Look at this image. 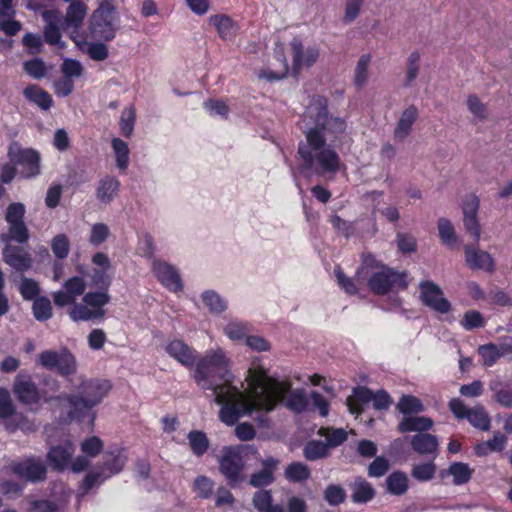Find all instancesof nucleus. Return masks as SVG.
Instances as JSON below:
<instances>
[{"label": "nucleus", "instance_id": "5701e85b", "mask_svg": "<svg viewBox=\"0 0 512 512\" xmlns=\"http://www.w3.org/2000/svg\"><path fill=\"white\" fill-rule=\"evenodd\" d=\"M291 48L293 51L294 69L297 71L304 66H312L319 57V50L317 48L309 47L306 51H303V46L299 39H293Z\"/></svg>", "mask_w": 512, "mask_h": 512}, {"label": "nucleus", "instance_id": "6e6d98bb", "mask_svg": "<svg viewBox=\"0 0 512 512\" xmlns=\"http://www.w3.org/2000/svg\"><path fill=\"white\" fill-rule=\"evenodd\" d=\"M51 250L58 260L66 258L70 252V241L65 234H57L51 241Z\"/></svg>", "mask_w": 512, "mask_h": 512}, {"label": "nucleus", "instance_id": "dca6fc26", "mask_svg": "<svg viewBox=\"0 0 512 512\" xmlns=\"http://www.w3.org/2000/svg\"><path fill=\"white\" fill-rule=\"evenodd\" d=\"M420 299L430 309L446 314L451 309L450 302L443 296L442 289L432 281H422L419 284Z\"/></svg>", "mask_w": 512, "mask_h": 512}, {"label": "nucleus", "instance_id": "1a4fd4ad", "mask_svg": "<svg viewBox=\"0 0 512 512\" xmlns=\"http://www.w3.org/2000/svg\"><path fill=\"white\" fill-rule=\"evenodd\" d=\"M40 365L46 369H56L62 376H69L77 369L76 359L66 348L60 351L45 350L38 355Z\"/></svg>", "mask_w": 512, "mask_h": 512}, {"label": "nucleus", "instance_id": "7c9ffc66", "mask_svg": "<svg viewBox=\"0 0 512 512\" xmlns=\"http://www.w3.org/2000/svg\"><path fill=\"white\" fill-rule=\"evenodd\" d=\"M23 94L28 101L33 102L42 110H48L53 105L51 95L38 85L31 84L27 86Z\"/></svg>", "mask_w": 512, "mask_h": 512}, {"label": "nucleus", "instance_id": "ddd939ff", "mask_svg": "<svg viewBox=\"0 0 512 512\" xmlns=\"http://www.w3.org/2000/svg\"><path fill=\"white\" fill-rule=\"evenodd\" d=\"M126 462V457L118 451L117 454L107 455L103 466L89 472L83 480L82 488L84 492L89 491L95 484L101 483L112 475L119 473Z\"/></svg>", "mask_w": 512, "mask_h": 512}, {"label": "nucleus", "instance_id": "6ab92c4d", "mask_svg": "<svg viewBox=\"0 0 512 512\" xmlns=\"http://www.w3.org/2000/svg\"><path fill=\"white\" fill-rule=\"evenodd\" d=\"M11 470L31 482L42 481L46 477V467L41 459L27 458L20 462H13Z\"/></svg>", "mask_w": 512, "mask_h": 512}, {"label": "nucleus", "instance_id": "ea45409f", "mask_svg": "<svg viewBox=\"0 0 512 512\" xmlns=\"http://www.w3.org/2000/svg\"><path fill=\"white\" fill-rule=\"evenodd\" d=\"M352 500L355 503H365L370 501L375 494V491L370 483L364 479H357L353 486Z\"/></svg>", "mask_w": 512, "mask_h": 512}, {"label": "nucleus", "instance_id": "f257e3e1", "mask_svg": "<svg viewBox=\"0 0 512 512\" xmlns=\"http://www.w3.org/2000/svg\"><path fill=\"white\" fill-rule=\"evenodd\" d=\"M230 360L222 349L207 351L196 363L195 382L204 390H211L215 402L221 404L219 417L232 426L242 416L240 409L248 398V388L241 391L233 385V374L229 369Z\"/></svg>", "mask_w": 512, "mask_h": 512}, {"label": "nucleus", "instance_id": "37998d69", "mask_svg": "<svg viewBox=\"0 0 512 512\" xmlns=\"http://www.w3.org/2000/svg\"><path fill=\"white\" fill-rule=\"evenodd\" d=\"M437 466L433 460L413 465L411 476L419 482H427L434 478Z\"/></svg>", "mask_w": 512, "mask_h": 512}, {"label": "nucleus", "instance_id": "f03ea898", "mask_svg": "<svg viewBox=\"0 0 512 512\" xmlns=\"http://www.w3.org/2000/svg\"><path fill=\"white\" fill-rule=\"evenodd\" d=\"M248 398L240 406L242 415H250L254 411L268 414L279 403L293 413L300 414L308 408L309 400L303 389H292L290 380H279L268 374V371L253 364L246 376Z\"/></svg>", "mask_w": 512, "mask_h": 512}, {"label": "nucleus", "instance_id": "774afa93", "mask_svg": "<svg viewBox=\"0 0 512 512\" xmlns=\"http://www.w3.org/2000/svg\"><path fill=\"white\" fill-rule=\"evenodd\" d=\"M204 108L211 116L227 118L229 113L228 105L222 100L209 99L203 103Z\"/></svg>", "mask_w": 512, "mask_h": 512}, {"label": "nucleus", "instance_id": "4c0bfd02", "mask_svg": "<svg viewBox=\"0 0 512 512\" xmlns=\"http://www.w3.org/2000/svg\"><path fill=\"white\" fill-rule=\"evenodd\" d=\"M115 154L116 166L120 171H126L129 166L130 150L128 144L120 138H113L111 141Z\"/></svg>", "mask_w": 512, "mask_h": 512}, {"label": "nucleus", "instance_id": "c756f323", "mask_svg": "<svg viewBox=\"0 0 512 512\" xmlns=\"http://www.w3.org/2000/svg\"><path fill=\"white\" fill-rule=\"evenodd\" d=\"M373 392L364 386L354 388L353 395L347 398V406L352 414H361L363 405L372 402Z\"/></svg>", "mask_w": 512, "mask_h": 512}, {"label": "nucleus", "instance_id": "3c124183", "mask_svg": "<svg viewBox=\"0 0 512 512\" xmlns=\"http://www.w3.org/2000/svg\"><path fill=\"white\" fill-rule=\"evenodd\" d=\"M318 434L325 437V444L328 445V449L341 445L347 439V433L342 428H320Z\"/></svg>", "mask_w": 512, "mask_h": 512}, {"label": "nucleus", "instance_id": "a878e982", "mask_svg": "<svg viewBox=\"0 0 512 512\" xmlns=\"http://www.w3.org/2000/svg\"><path fill=\"white\" fill-rule=\"evenodd\" d=\"M209 23L215 27L219 37L223 40H232L237 34V24L227 15H212L209 17Z\"/></svg>", "mask_w": 512, "mask_h": 512}, {"label": "nucleus", "instance_id": "338daca9", "mask_svg": "<svg viewBox=\"0 0 512 512\" xmlns=\"http://www.w3.org/2000/svg\"><path fill=\"white\" fill-rule=\"evenodd\" d=\"M14 413L15 408L9 391L0 387V419L7 421Z\"/></svg>", "mask_w": 512, "mask_h": 512}, {"label": "nucleus", "instance_id": "393cba45", "mask_svg": "<svg viewBox=\"0 0 512 512\" xmlns=\"http://www.w3.org/2000/svg\"><path fill=\"white\" fill-rule=\"evenodd\" d=\"M465 261L471 269L492 270L493 259L491 255L472 246H465Z\"/></svg>", "mask_w": 512, "mask_h": 512}, {"label": "nucleus", "instance_id": "58836bf2", "mask_svg": "<svg viewBox=\"0 0 512 512\" xmlns=\"http://www.w3.org/2000/svg\"><path fill=\"white\" fill-rule=\"evenodd\" d=\"M224 334L233 341L246 338L250 332V325L247 322L237 319L230 320L223 329Z\"/></svg>", "mask_w": 512, "mask_h": 512}, {"label": "nucleus", "instance_id": "473e14b6", "mask_svg": "<svg viewBox=\"0 0 512 512\" xmlns=\"http://www.w3.org/2000/svg\"><path fill=\"white\" fill-rule=\"evenodd\" d=\"M472 472L473 470L468 464L463 462H454L448 469L441 471V477L444 478L446 476H452L453 483L459 486L469 482L472 477Z\"/></svg>", "mask_w": 512, "mask_h": 512}, {"label": "nucleus", "instance_id": "b1692460", "mask_svg": "<svg viewBox=\"0 0 512 512\" xmlns=\"http://www.w3.org/2000/svg\"><path fill=\"white\" fill-rule=\"evenodd\" d=\"M120 181L112 175L102 177L96 188V198L103 204L111 203L118 195Z\"/></svg>", "mask_w": 512, "mask_h": 512}, {"label": "nucleus", "instance_id": "a211bd4d", "mask_svg": "<svg viewBox=\"0 0 512 512\" xmlns=\"http://www.w3.org/2000/svg\"><path fill=\"white\" fill-rule=\"evenodd\" d=\"M152 270L158 281L172 292H179L183 289V283L178 270L168 262L154 260Z\"/></svg>", "mask_w": 512, "mask_h": 512}, {"label": "nucleus", "instance_id": "49530a36", "mask_svg": "<svg viewBox=\"0 0 512 512\" xmlns=\"http://www.w3.org/2000/svg\"><path fill=\"white\" fill-rule=\"evenodd\" d=\"M387 489L394 495H402L408 489V477L403 472H394L386 480Z\"/></svg>", "mask_w": 512, "mask_h": 512}, {"label": "nucleus", "instance_id": "4d7b16f0", "mask_svg": "<svg viewBox=\"0 0 512 512\" xmlns=\"http://www.w3.org/2000/svg\"><path fill=\"white\" fill-rule=\"evenodd\" d=\"M135 123V109L130 106L126 107L121 112L120 117V130L123 136L129 138L134 130Z\"/></svg>", "mask_w": 512, "mask_h": 512}, {"label": "nucleus", "instance_id": "39448f33", "mask_svg": "<svg viewBox=\"0 0 512 512\" xmlns=\"http://www.w3.org/2000/svg\"><path fill=\"white\" fill-rule=\"evenodd\" d=\"M110 300L111 297L106 291H89L83 295L81 303L70 308L69 317L75 322L100 320L105 315L104 306Z\"/></svg>", "mask_w": 512, "mask_h": 512}, {"label": "nucleus", "instance_id": "864d4df0", "mask_svg": "<svg viewBox=\"0 0 512 512\" xmlns=\"http://www.w3.org/2000/svg\"><path fill=\"white\" fill-rule=\"evenodd\" d=\"M33 315L38 321H46L52 317L51 302L47 297H38L32 306Z\"/></svg>", "mask_w": 512, "mask_h": 512}, {"label": "nucleus", "instance_id": "f8f14e48", "mask_svg": "<svg viewBox=\"0 0 512 512\" xmlns=\"http://www.w3.org/2000/svg\"><path fill=\"white\" fill-rule=\"evenodd\" d=\"M13 392L17 400L30 411L36 412L39 409L43 394L29 376L18 374L13 383Z\"/></svg>", "mask_w": 512, "mask_h": 512}, {"label": "nucleus", "instance_id": "052dcab7", "mask_svg": "<svg viewBox=\"0 0 512 512\" xmlns=\"http://www.w3.org/2000/svg\"><path fill=\"white\" fill-rule=\"evenodd\" d=\"M110 235L109 227L104 223H95L91 227L89 243L99 246L104 243Z\"/></svg>", "mask_w": 512, "mask_h": 512}, {"label": "nucleus", "instance_id": "9b49d317", "mask_svg": "<svg viewBox=\"0 0 512 512\" xmlns=\"http://www.w3.org/2000/svg\"><path fill=\"white\" fill-rule=\"evenodd\" d=\"M407 274L384 268L374 273L368 280V286L377 295H384L392 289H406Z\"/></svg>", "mask_w": 512, "mask_h": 512}, {"label": "nucleus", "instance_id": "a18cd8bd", "mask_svg": "<svg viewBox=\"0 0 512 512\" xmlns=\"http://www.w3.org/2000/svg\"><path fill=\"white\" fill-rule=\"evenodd\" d=\"M371 62L370 54H363L357 61L354 72V84L357 88H362L368 80V68Z\"/></svg>", "mask_w": 512, "mask_h": 512}, {"label": "nucleus", "instance_id": "69168bd1", "mask_svg": "<svg viewBox=\"0 0 512 512\" xmlns=\"http://www.w3.org/2000/svg\"><path fill=\"white\" fill-rule=\"evenodd\" d=\"M90 279L93 287L98 290L108 292L112 281L111 277L107 274V271H104L103 269H93Z\"/></svg>", "mask_w": 512, "mask_h": 512}, {"label": "nucleus", "instance_id": "4be33fe9", "mask_svg": "<svg viewBox=\"0 0 512 512\" xmlns=\"http://www.w3.org/2000/svg\"><path fill=\"white\" fill-rule=\"evenodd\" d=\"M165 351L185 367H192L195 363V350L179 339L170 341Z\"/></svg>", "mask_w": 512, "mask_h": 512}, {"label": "nucleus", "instance_id": "9d476101", "mask_svg": "<svg viewBox=\"0 0 512 512\" xmlns=\"http://www.w3.org/2000/svg\"><path fill=\"white\" fill-rule=\"evenodd\" d=\"M8 156L15 165L21 167L20 173L25 178L37 176L40 173V156L37 151L22 148L13 142L8 149Z\"/></svg>", "mask_w": 512, "mask_h": 512}, {"label": "nucleus", "instance_id": "0eeeda50", "mask_svg": "<svg viewBox=\"0 0 512 512\" xmlns=\"http://www.w3.org/2000/svg\"><path fill=\"white\" fill-rule=\"evenodd\" d=\"M306 114L313 121L315 126L311 129H318L330 134L341 135L346 130V121L341 117L330 116L327 108V101L321 96L314 97L307 107Z\"/></svg>", "mask_w": 512, "mask_h": 512}, {"label": "nucleus", "instance_id": "7ed1b4c3", "mask_svg": "<svg viewBox=\"0 0 512 512\" xmlns=\"http://www.w3.org/2000/svg\"><path fill=\"white\" fill-rule=\"evenodd\" d=\"M306 143H300L298 154L302 159L299 171L309 176L313 170L317 175H334L340 167V157L327 145L324 134L318 129L306 131Z\"/></svg>", "mask_w": 512, "mask_h": 512}, {"label": "nucleus", "instance_id": "c03bdc74", "mask_svg": "<svg viewBox=\"0 0 512 512\" xmlns=\"http://www.w3.org/2000/svg\"><path fill=\"white\" fill-rule=\"evenodd\" d=\"M477 353L481 357L482 365L485 367H492L501 358L497 344L492 342L480 345Z\"/></svg>", "mask_w": 512, "mask_h": 512}, {"label": "nucleus", "instance_id": "bb28decb", "mask_svg": "<svg viewBox=\"0 0 512 512\" xmlns=\"http://www.w3.org/2000/svg\"><path fill=\"white\" fill-rule=\"evenodd\" d=\"M433 426V420L426 416H406L398 424L401 433L417 432L427 433Z\"/></svg>", "mask_w": 512, "mask_h": 512}, {"label": "nucleus", "instance_id": "de8ad7c7", "mask_svg": "<svg viewBox=\"0 0 512 512\" xmlns=\"http://www.w3.org/2000/svg\"><path fill=\"white\" fill-rule=\"evenodd\" d=\"M6 428L10 431L20 429L24 432H33L36 430L34 422L30 421L22 413L15 412L5 423Z\"/></svg>", "mask_w": 512, "mask_h": 512}, {"label": "nucleus", "instance_id": "412c9836", "mask_svg": "<svg viewBox=\"0 0 512 512\" xmlns=\"http://www.w3.org/2000/svg\"><path fill=\"white\" fill-rule=\"evenodd\" d=\"M410 445L414 452L434 460L439 453V441L435 435L417 433L410 438Z\"/></svg>", "mask_w": 512, "mask_h": 512}, {"label": "nucleus", "instance_id": "0e129e2a", "mask_svg": "<svg viewBox=\"0 0 512 512\" xmlns=\"http://www.w3.org/2000/svg\"><path fill=\"white\" fill-rule=\"evenodd\" d=\"M19 290L25 300H35L40 292V287L35 280L23 277L20 282Z\"/></svg>", "mask_w": 512, "mask_h": 512}, {"label": "nucleus", "instance_id": "2f4dec72", "mask_svg": "<svg viewBox=\"0 0 512 512\" xmlns=\"http://www.w3.org/2000/svg\"><path fill=\"white\" fill-rule=\"evenodd\" d=\"M86 14V4L82 1H74L67 7L64 25L77 29L81 26Z\"/></svg>", "mask_w": 512, "mask_h": 512}, {"label": "nucleus", "instance_id": "79ce46f5", "mask_svg": "<svg viewBox=\"0 0 512 512\" xmlns=\"http://www.w3.org/2000/svg\"><path fill=\"white\" fill-rule=\"evenodd\" d=\"M290 482H302L310 478L311 472L309 467L302 462H293L289 464L284 473Z\"/></svg>", "mask_w": 512, "mask_h": 512}, {"label": "nucleus", "instance_id": "2eb2a0df", "mask_svg": "<svg viewBox=\"0 0 512 512\" xmlns=\"http://www.w3.org/2000/svg\"><path fill=\"white\" fill-rule=\"evenodd\" d=\"M86 282L80 276H73L67 279L62 289L52 293L53 301L57 307L74 306L78 304L76 300L79 296L84 295Z\"/></svg>", "mask_w": 512, "mask_h": 512}, {"label": "nucleus", "instance_id": "a19ab883", "mask_svg": "<svg viewBox=\"0 0 512 512\" xmlns=\"http://www.w3.org/2000/svg\"><path fill=\"white\" fill-rule=\"evenodd\" d=\"M303 454L309 461L325 458L329 455L328 445L319 440L308 441L304 446Z\"/></svg>", "mask_w": 512, "mask_h": 512}, {"label": "nucleus", "instance_id": "4468645a", "mask_svg": "<svg viewBox=\"0 0 512 512\" xmlns=\"http://www.w3.org/2000/svg\"><path fill=\"white\" fill-rule=\"evenodd\" d=\"M243 458L238 450L225 447L219 460V470L226 477L230 486L235 487L243 481Z\"/></svg>", "mask_w": 512, "mask_h": 512}, {"label": "nucleus", "instance_id": "e2e57ef3", "mask_svg": "<svg viewBox=\"0 0 512 512\" xmlns=\"http://www.w3.org/2000/svg\"><path fill=\"white\" fill-rule=\"evenodd\" d=\"M29 512H63L62 507L56 501L49 499L34 500L30 502Z\"/></svg>", "mask_w": 512, "mask_h": 512}, {"label": "nucleus", "instance_id": "20e7f679", "mask_svg": "<svg viewBox=\"0 0 512 512\" xmlns=\"http://www.w3.org/2000/svg\"><path fill=\"white\" fill-rule=\"evenodd\" d=\"M111 389L109 381L104 379H83L78 387V393L65 396L69 403V417L82 419L90 410L99 405Z\"/></svg>", "mask_w": 512, "mask_h": 512}, {"label": "nucleus", "instance_id": "bf43d9fd", "mask_svg": "<svg viewBox=\"0 0 512 512\" xmlns=\"http://www.w3.org/2000/svg\"><path fill=\"white\" fill-rule=\"evenodd\" d=\"M507 442V437L497 432L494 434L492 439H489L487 442L483 443L482 445H479L476 447V453L478 455L485 454V449L488 448L490 451H501L504 449L505 444Z\"/></svg>", "mask_w": 512, "mask_h": 512}, {"label": "nucleus", "instance_id": "423d86ee", "mask_svg": "<svg viewBox=\"0 0 512 512\" xmlns=\"http://www.w3.org/2000/svg\"><path fill=\"white\" fill-rule=\"evenodd\" d=\"M119 28L120 20L115 7L108 1L102 2L91 17L92 37L107 42L111 41L115 38Z\"/></svg>", "mask_w": 512, "mask_h": 512}, {"label": "nucleus", "instance_id": "72a5a7b5", "mask_svg": "<svg viewBox=\"0 0 512 512\" xmlns=\"http://www.w3.org/2000/svg\"><path fill=\"white\" fill-rule=\"evenodd\" d=\"M489 388L493 392V399L500 406L512 409V388L504 385L499 379L489 382Z\"/></svg>", "mask_w": 512, "mask_h": 512}, {"label": "nucleus", "instance_id": "8fccbe9b", "mask_svg": "<svg viewBox=\"0 0 512 512\" xmlns=\"http://www.w3.org/2000/svg\"><path fill=\"white\" fill-rule=\"evenodd\" d=\"M188 440L192 452L196 456H202L209 447V440L205 433L193 430L188 434Z\"/></svg>", "mask_w": 512, "mask_h": 512}, {"label": "nucleus", "instance_id": "c85d7f7f", "mask_svg": "<svg viewBox=\"0 0 512 512\" xmlns=\"http://www.w3.org/2000/svg\"><path fill=\"white\" fill-rule=\"evenodd\" d=\"M418 118V109L411 105L401 114L394 130V136L398 140H404L410 133L413 123Z\"/></svg>", "mask_w": 512, "mask_h": 512}, {"label": "nucleus", "instance_id": "e433bc0d", "mask_svg": "<svg viewBox=\"0 0 512 512\" xmlns=\"http://www.w3.org/2000/svg\"><path fill=\"white\" fill-rule=\"evenodd\" d=\"M16 14L13 5L11 11H5L0 7V31H3L8 36L16 35L22 28L19 21L14 20Z\"/></svg>", "mask_w": 512, "mask_h": 512}, {"label": "nucleus", "instance_id": "f3484780", "mask_svg": "<svg viewBox=\"0 0 512 512\" xmlns=\"http://www.w3.org/2000/svg\"><path fill=\"white\" fill-rule=\"evenodd\" d=\"M12 241L2 242L4 262L17 272H25L32 267L33 258L31 254L23 247L12 245Z\"/></svg>", "mask_w": 512, "mask_h": 512}, {"label": "nucleus", "instance_id": "680f3d73", "mask_svg": "<svg viewBox=\"0 0 512 512\" xmlns=\"http://www.w3.org/2000/svg\"><path fill=\"white\" fill-rule=\"evenodd\" d=\"M438 232L439 237L444 244L451 245L455 243V230L450 220L440 218L438 220Z\"/></svg>", "mask_w": 512, "mask_h": 512}, {"label": "nucleus", "instance_id": "09e8293b", "mask_svg": "<svg viewBox=\"0 0 512 512\" xmlns=\"http://www.w3.org/2000/svg\"><path fill=\"white\" fill-rule=\"evenodd\" d=\"M467 420L474 427L487 431L490 428L491 420L482 406H476L471 409Z\"/></svg>", "mask_w": 512, "mask_h": 512}, {"label": "nucleus", "instance_id": "aec40b11", "mask_svg": "<svg viewBox=\"0 0 512 512\" xmlns=\"http://www.w3.org/2000/svg\"><path fill=\"white\" fill-rule=\"evenodd\" d=\"M74 452L75 447L73 443L65 441L49 449L47 461L54 470L64 471L69 467Z\"/></svg>", "mask_w": 512, "mask_h": 512}, {"label": "nucleus", "instance_id": "13d9d810", "mask_svg": "<svg viewBox=\"0 0 512 512\" xmlns=\"http://www.w3.org/2000/svg\"><path fill=\"white\" fill-rule=\"evenodd\" d=\"M193 489L202 499L210 498L214 490V482L207 476L200 475L194 480Z\"/></svg>", "mask_w": 512, "mask_h": 512}, {"label": "nucleus", "instance_id": "5fc2aeb1", "mask_svg": "<svg viewBox=\"0 0 512 512\" xmlns=\"http://www.w3.org/2000/svg\"><path fill=\"white\" fill-rule=\"evenodd\" d=\"M420 53L413 51L407 58L406 62V81L405 86L409 87L417 78L420 71Z\"/></svg>", "mask_w": 512, "mask_h": 512}, {"label": "nucleus", "instance_id": "f704fd0d", "mask_svg": "<svg viewBox=\"0 0 512 512\" xmlns=\"http://www.w3.org/2000/svg\"><path fill=\"white\" fill-rule=\"evenodd\" d=\"M44 387L40 390L41 394H43L42 401L46 403H50L53 401L58 402L61 404L62 402H67V399H65V396H69L68 394H60L57 396H54L57 392L60 390V382L53 378V377H47L43 381Z\"/></svg>", "mask_w": 512, "mask_h": 512}, {"label": "nucleus", "instance_id": "cd10ccee", "mask_svg": "<svg viewBox=\"0 0 512 512\" xmlns=\"http://www.w3.org/2000/svg\"><path fill=\"white\" fill-rule=\"evenodd\" d=\"M42 18L46 22L44 28V36L47 43L57 45L61 40V33L58 27L59 14L55 10H45L42 13Z\"/></svg>", "mask_w": 512, "mask_h": 512}, {"label": "nucleus", "instance_id": "6e6552de", "mask_svg": "<svg viewBox=\"0 0 512 512\" xmlns=\"http://www.w3.org/2000/svg\"><path fill=\"white\" fill-rule=\"evenodd\" d=\"M26 208L23 203L14 202L8 205L5 220L9 225L8 232L0 235V242L15 241L25 244L29 240V231L24 222Z\"/></svg>", "mask_w": 512, "mask_h": 512}, {"label": "nucleus", "instance_id": "603ef678", "mask_svg": "<svg viewBox=\"0 0 512 512\" xmlns=\"http://www.w3.org/2000/svg\"><path fill=\"white\" fill-rule=\"evenodd\" d=\"M397 409L404 415L417 414L424 411V405L418 398L404 395L400 398Z\"/></svg>", "mask_w": 512, "mask_h": 512}, {"label": "nucleus", "instance_id": "c9c22d12", "mask_svg": "<svg viewBox=\"0 0 512 512\" xmlns=\"http://www.w3.org/2000/svg\"><path fill=\"white\" fill-rule=\"evenodd\" d=\"M203 304L213 314H221L227 307V301L214 290H206L201 294Z\"/></svg>", "mask_w": 512, "mask_h": 512}]
</instances>
